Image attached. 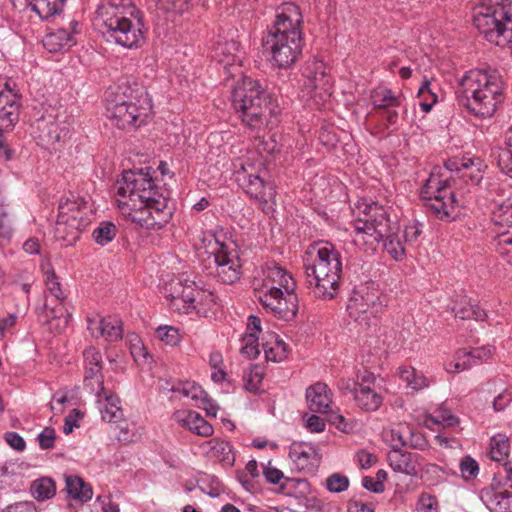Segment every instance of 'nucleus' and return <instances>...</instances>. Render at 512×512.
<instances>
[{"mask_svg":"<svg viewBox=\"0 0 512 512\" xmlns=\"http://www.w3.org/2000/svg\"><path fill=\"white\" fill-rule=\"evenodd\" d=\"M121 213L146 229H160L172 216L167 199L158 192L149 168L124 171L116 183Z\"/></svg>","mask_w":512,"mask_h":512,"instance_id":"obj_1","label":"nucleus"},{"mask_svg":"<svg viewBox=\"0 0 512 512\" xmlns=\"http://www.w3.org/2000/svg\"><path fill=\"white\" fill-rule=\"evenodd\" d=\"M231 39L226 42V65L236 67V73H229V77L237 80L231 85V105L238 117L246 125L259 128L272 123L277 114V106L270 94L255 79L245 76L240 69L245 56L239 36L229 33Z\"/></svg>","mask_w":512,"mask_h":512,"instance_id":"obj_2","label":"nucleus"},{"mask_svg":"<svg viewBox=\"0 0 512 512\" xmlns=\"http://www.w3.org/2000/svg\"><path fill=\"white\" fill-rule=\"evenodd\" d=\"M303 16L294 3H283L276 10L275 21L262 39L264 52L272 65L287 69L302 54Z\"/></svg>","mask_w":512,"mask_h":512,"instance_id":"obj_3","label":"nucleus"},{"mask_svg":"<svg viewBox=\"0 0 512 512\" xmlns=\"http://www.w3.org/2000/svg\"><path fill=\"white\" fill-rule=\"evenodd\" d=\"M358 215L353 223V243L365 253L374 252L380 243L384 241L387 253L396 261H400L406 254V246L395 222L388 216L387 210L377 203H361L357 206Z\"/></svg>","mask_w":512,"mask_h":512,"instance_id":"obj_4","label":"nucleus"},{"mask_svg":"<svg viewBox=\"0 0 512 512\" xmlns=\"http://www.w3.org/2000/svg\"><path fill=\"white\" fill-rule=\"evenodd\" d=\"M94 24L109 40L124 48H138L145 41L141 12L132 0L103 1L96 10Z\"/></svg>","mask_w":512,"mask_h":512,"instance_id":"obj_5","label":"nucleus"},{"mask_svg":"<svg viewBox=\"0 0 512 512\" xmlns=\"http://www.w3.org/2000/svg\"><path fill=\"white\" fill-rule=\"evenodd\" d=\"M253 288L262 306L276 317L291 320L298 311L296 281L277 263H268L253 279Z\"/></svg>","mask_w":512,"mask_h":512,"instance_id":"obj_6","label":"nucleus"},{"mask_svg":"<svg viewBox=\"0 0 512 512\" xmlns=\"http://www.w3.org/2000/svg\"><path fill=\"white\" fill-rule=\"evenodd\" d=\"M306 284L314 297L335 298L339 291L342 262L339 251L329 242L308 247L303 256Z\"/></svg>","mask_w":512,"mask_h":512,"instance_id":"obj_7","label":"nucleus"},{"mask_svg":"<svg viewBox=\"0 0 512 512\" xmlns=\"http://www.w3.org/2000/svg\"><path fill=\"white\" fill-rule=\"evenodd\" d=\"M458 83L460 104L476 117L493 116L504 100V82L496 71L469 70Z\"/></svg>","mask_w":512,"mask_h":512,"instance_id":"obj_8","label":"nucleus"},{"mask_svg":"<svg viewBox=\"0 0 512 512\" xmlns=\"http://www.w3.org/2000/svg\"><path fill=\"white\" fill-rule=\"evenodd\" d=\"M128 87H118L117 92H109L106 96L107 117L121 129L139 127L145 124L152 110L151 100L143 91L127 94Z\"/></svg>","mask_w":512,"mask_h":512,"instance_id":"obj_9","label":"nucleus"},{"mask_svg":"<svg viewBox=\"0 0 512 512\" xmlns=\"http://www.w3.org/2000/svg\"><path fill=\"white\" fill-rule=\"evenodd\" d=\"M473 22L489 42L512 45V12L504 0H481L474 8Z\"/></svg>","mask_w":512,"mask_h":512,"instance_id":"obj_10","label":"nucleus"},{"mask_svg":"<svg viewBox=\"0 0 512 512\" xmlns=\"http://www.w3.org/2000/svg\"><path fill=\"white\" fill-rule=\"evenodd\" d=\"M92 209L81 199L60 201L57 220L54 226V237L65 242L66 246L74 244L83 229L91 222Z\"/></svg>","mask_w":512,"mask_h":512,"instance_id":"obj_11","label":"nucleus"},{"mask_svg":"<svg viewBox=\"0 0 512 512\" xmlns=\"http://www.w3.org/2000/svg\"><path fill=\"white\" fill-rule=\"evenodd\" d=\"M421 197L426 206L441 220L454 217L456 200L452 190L447 185V178L437 171H432L421 189Z\"/></svg>","mask_w":512,"mask_h":512,"instance_id":"obj_12","label":"nucleus"},{"mask_svg":"<svg viewBox=\"0 0 512 512\" xmlns=\"http://www.w3.org/2000/svg\"><path fill=\"white\" fill-rule=\"evenodd\" d=\"M301 97L316 104L325 102L332 93V78L326 71L325 64L320 60L306 63L302 72Z\"/></svg>","mask_w":512,"mask_h":512,"instance_id":"obj_13","label":"nucleus"},{"mask_svg":"<svg viewBox=\"0 0 512 512\" xmlns=\"http://www.w3.org/2000/svg\"><path fill=\"white\" fill-rule=\"evenodd\" d=\"M381 310L378 292L365 285L353 290L347 304L349 316L359 325L366 327L375 324Z\"/></svg>","mask_w":512,"mask_h":512,"instance_id":"obj_14","label":"nucleus"},{"mask_svg":"<svg viewBox=\"0 0 512 512\" xmlns=\"http://www.w3.org/2000/svg\"><path fill=\"white\" fill-rule=\"evenodd\" d=\"M164 294L170 300L173 310L188 313L191 309L196 308V294H199V290L194 281L175 278L165 284Z\"/></svg>","mask_w":512,"mask_h":512,"instance_id":"obj_15","label":"nucleus"},{"mask_svg":"<svg viewBox=\"0 0 512 512\" xmlns=\"http://www.w3.org/2000/svg\"><path fill=\"white\" fill-rule=\"evenodd\" d=\"M233 166L237 168L236 163H233ZM239 167V170L235 169L234 171L238 184L248 195L258 200L263 205V209H272L269 204L273 203L275 199L274 188L271 185L266 186L258 175L246 174L243 162L239 163Z\"/></svg>","mask_w":512,"mask_h":512,"instance_id":"obj_16","label":"nucleus"},{"mask_svg":"<svg viewBox=\"0 0 512 512\" xmlns=\"http://www.w3.org/2000/svg\"><path fill=\"white\" fill-rule=\"evenodd\" d=\"M375 382L376 377L370 372L358 377L353 399L357 407L365 412H375L383 404V396L376 390Z\"/></svg>","mask_w":512,"mask_h":512,"instance_id":"obj_17","label":"nucleus"},{"mask_svg":"<svg viewBox=\"0 0 512 512\" xmlns=\"http://www.w3.org/2000/svg\"><path fill=\"white\" fill-rule=\"evenodd\" d=\"M84 385L90 391H103L102 356L94 347H88L84 353Z\"/></svg>","mask_w":512,"mask_h":512,"instance_id":"obj_18","label":"nucleus"},{"mask_svg":"<svg viewBox=\"0 0 512 512\" xmlns=\"http://www.w3.org/2000/svg\"><path fill=\"white\" fill-rule=\"evenodd\" d=\"M19 97L7 85L0 89V126L12 129L19 120Z\"/></svg>","mask_w":512,"mask_h":512,"instance_id":"obj_19","label":"nucleus"},{"mask_svg":"<svg viewBox=\"0 0 512 512\" xmlns=\"http://www.w3.org/2000/svg\"><path fill=\"white\" fill-rule=\"evenodd\" d=\"M80 32L79 23L72 20L69 28H59L45 35L43 45L51 52H58L71 48L76 44L75 35Z\"/></svg>","mask_w":512,"mask_h":512,"instance_id":"obj_20","label":"nucleus"},{"mask_svg":"<svg viewBox=\"0 0 512 512\" xmlns=\"http://www.w3.org/2000/svg\"><path fill=\"white\" fill-rule=\"evenodd\" d=\"M87 326L92 336L104 337L109 342L118 341L123 335L122 322L115 317L88 318Z\"/></svg>","mask_w":512,"mask_h":512,"instance_id":"obj_21","label":"nucleus"},{"mask_svg":"<svg viewBox=\"0 0 512 512\" xmlns=\"http://www.w3.org/2000/svg\"><path fill=\"white\" fill-rule=\"evenodd\" d=\"M204 247L199 249L198 256L204 263L206 269L218 271L224 265V243H221L213 234L203 239Z\"/></svg>","mask_w":512,"mask_h":512,"instance_id":"obj_22","label":"nucleus"},{"mask_svg":"<svg viewBox=\"0 0 512 512\" xmlns=\"http://www.w3.org/2000/svg\"><path fill=\"white\" fill-rule=\"evenodd\" d=\"M173 420L183 428L199 436L208 437L213 433L212 425L199 413L192 410L181 409L175 411Z\"/></svg>","mask_w":512,"mask_h":512,"instance_id":"obj_23","label":"nucleus"},{"mask_svg":"<svg viewBox=\"0 0 512 512\" xmlns=\"http://www.w3.org/2000/svg\"><path fill=\"white\" fill-rule=\"evenodd\" d=\"M289 457L300 471L312 472L317 467L319 455L316 449L306 443H293Z\"/></svg>","mask_w":512,"mask_h":512,"instance_id":"obj_24","label":"nucleus"},{"mask_svg":"<svg viewBox=\"0 0 512 512\" xmlns=\"http://www.w3.org/2000/svg\"><path fill=\"white\" fill-rule=\"evenodd\" d=\"M12 5L24 12L28 9L35 12L42 20L59 13L65 0H10Z\"/></svg>","mask_w":512,"mask_h":512,"instance_id":"obj_25","label":"nucleus"},{"mask_svg":"<svg viewBox=\"0 0 512 512\" xmlns=\"http://www.w3.org/2000/svg\"><path fill=\"white\" fill-rule=\"evenodd\" d=\"M181 393L184 397L190 398L194 401L195 406L202 408L206 411L207 415L215 417L218 411V406L214 401L208 397L203 388L195 382H185L177 389H173Z\"/></svg>","mask_w":512,"mask_h":512,"instance_id":"obj_26","label":"nucleus"},{"mask_svg":"<svg viewBox=\"0 0 512 512\" xmlns=\"http://www.w3.org/2000/svg\"><path fill=\"white\" fill-rule=\"evenodd\" d=\"M481 499L491 512H512V493L491 485L481 491Z\"/></svg>","mask_w":512,"mask_h":512,"instance_id":"obj_27","label":"nucleus"},{"mask_svg":"<svg viewBox=\"0 0 512 512\" xmlns=\"http://www.w3.org/2000/svg\"><path fill=\"white\" fill-rule=\"evenodd\" d=\"M492 221L498 228L499 244L512 246V205H497L492 212Z\"/></svg>","mask_w":512,"mask_h":512,"instance_id":"obj_28","label":"nucleus"},{"mask_svg":"<svg viewBox=\"0 0 512 512\" xmlns=\"http://www.w3.org/2000/svg\"><path fill=\"white\" fill-rule=\"evenodd\" d=\"M306 400L311 411L328 413L332 403V394L325 383H315L306 390Z\"/></svg>","mask_w":512,"mask_h":512,"instance_id":"obj_29","label":"nucleus"},{"mask_svg":"<svg viewBox=\"0 0 512 512\" xmlns=\"http://www.w3.org/2000/svg\"><path fill=\"white\" fill-rule=\"evenodd\" d=\"M97 396L98 408L100 410L102 419L107 422H117L122 416V409L120 407V400L117 396L108 393L103 387V391H91Z\"/></svg>","mask_w":512,"mask_h":512,"instance_id":"obj_30","label":"nucleus"},{"mask_svg":"<svg viewBox=\"0 0 512 512\" xmlns=\"http://www.w3.org/2000/svg\"><path fill=\"white\" fill-rule=\"evenodd\" d=\"M267 361L281 362L288 356V347L286 343L275 332H266L261 342Z\"/></svg>","mask_w":512,"mask_h":512,"instance_id":"obj_31","label":"nucleus"},{"mask_svg":"<svg viewBox=\"0 0 512 512\" xmlns=\"http://www.w3.org/2000/svg\"><path fill=\"white\" fill-rule=\"evenodd\" d=\"M419 458L417 453L404 452L401 449H392L388 453L390 467L400 473L413 475L417 473L416 462Z\"/></svg>","mask_w":512,"mask_h":512,"instance_id":"obj_32","label":"nucleus"},{"mask_svg":"<svg viewBox=\"0 0 512 512\" xmlns=\"http://www.w3.org/2000/svg\"><path fill=\"white\" fill-rule=\"evenodd\" d=\"M371 101L375 108L389 109V108H403L405 98L398 92L395 93L391 89L380 86L371 92Z\"/></svg>","mask_w":512,"mask_h":512,"instance_id":"obj_33","label":"nucleus"},{"mask_svg":"<svg viewBox=\"0 0 512 512\" xmlns=\"http://www.w3.org/2000/svg\"><path fill=\"white\" fill-rule=\"evenodd\" d=\"M261 332V321L256 316H250L247 324V332L243 337L241 352L250 358L259 355L258 334Z\"/></svg>","mask_w":512,"mask_h":512,"instance_id":"obj_34","label":"nucleus"},{"mask_svg":"<svg viewBox=\"0 0 512 512\" xmlns=\"http://www.w3.org/2000/svg\"><path fill=\"white\" fill-rule=\"evenodd\" d=\"M226 284H233L240 280L243 271L242 263L240 260L239 253L237 251V245L235 242H226Z\"/></svg>","mask_w":512,"mask_h":512,"instance_id":"obj_35","label":"nucleus"},{"mask_svg":"<svg viewBox=\"0 0 512 512\" xmlns=\"http://www.w3.org/2000/svg\"><path fill=\"white\" fill-rule=\"evenodd\" d=\"M412 430L404 424H398L384 429L382 437L392 449H400L403 446L411 445Z\"/></svg>","mask_w":512,"mask_h":512,"instance_id":"obj_36","label":"nucleus"},{"mask_svg":"<svg viewBox=\"0 0 512 512\" xmlns=\"http://www.w3.org/2000/svg\"><path fill=\"white\" fill-rule=\"evenodd\" d=\"M66 491L69 496L80 502H87L93 496L92 488L89 484L77 475L65 476Z\"/></svg>","mask_w":512,"mask_h":512,"instance_id":"obj_37","label":"nucleus"},{"mask_svg":"<svg viewBox=\"0 0 512 512\" xmlns=\"http://www.w3.org/2000/svg\"><path fill=\"white\" fill-rule=\"evenodd\" d=\"M398 375L407 387L414 391L425 389L430 385V380L422 372L411 366L399 367Z\"/></svg>","mask_w":512,"mask_h":512,"instance_id":"obj_38","label":"nucleus"},{"mask_svg":"<svg viewBox=\"0 0 512 512\" xmlns=\"http://www.w3.org/2000/svg\"><path fill=\"white\" fill-rule=\"evenodd\" d=\"M505 144L507 149H497L493 152V156L501 172L512 178V126L505 134Z\"/></svg>","mask_w":512,"mask_h":512,"instance_id":"obj_39","label":"nucleus"},{"mask_svg":"<svg viewBox=\"0 0 512 512\" xmlns=\"http://www.w3.org/2000/svg\"><path fill=\"white\" fill-rule=\"evenodd\" d=\"M455 316L460 319H475L483 321L486 318V312L479 307L476 302L464 300L453 308Z\"/></svg>","mask_w":512,"mask_h":512,"instance_id":"obj_40","label":"nucleus"},{"mask_svg":"<svg viewBox=\"0 0 512 512\" xmlns=\"http://www.w3.org/2000/svg\"><path fill=\"white\" fill-rule=\"evenodd\" d=\"M510 452L509 439L504 434H497L490 441V456L496 462H506Z\"/></svg>","mask_w":512,"mask_h":512,"instance_id":"obj_41","label":"nucleus"},{"mask_svg":"<svg viewBox=\"0 0 512 512\" xmlns=\"http://www.w3.org/2000/svg\"><path fill=\"white\" fill-rule=\"evenodd\" d=\"M459 424V419L451 413L449 409L441 405L438 407L434 415L428 416L425 425L432 428L433 425H442L444 427H454Z\"/></svg>","mask_w":512,"mask_h":512,"instance_id":"obj_42","label":"nucleus"},{"mask_svg":"<svg viewBox=\"0 0 512 512\" xmlns=\"http://www.w3.org/2000/svg\"><path fill=\"white\" fill-rule=\"evenodd\" d=\"M30 490L36 500L44 501L55 495L56 486L51 478L43 477L33 481Z\"/></svg>","mask_w":512,"mask_h":512,"instance_id":"obj_43","label":"nucleus"},{"mask_svg":"<svg viewBox=\"0 0 512 512\" xmlns=\"http://www.w3.org/2000/svg\"><path fill=\"white\" fill-rule=\"evenodd\" d=\"M118 234L117 226L110 221H102L93 230L92 236L95 242L105 246L115 239Z\"/></svg>","mask_w":512,"mask_h":512,"instance_id":"obj_44","label":"nucleus"},{"mask_svg":"<svg viewBox=\"0 0 512 512\" xmlns=\"http://www.w3.org/2000/svg\"><path fill=\"white\" fill-rule=\"evenodd\" d=\"M463 353H469L468 349L462 348L456 351L454 358L444 364V369L448 373H460L475 366V362L472 357H462Z\"/></svg>","mask_w":512,"mask_h":512,"instance_id":"obj_45","label":"nucleus"},{"mask_svg":"<svg viewBox=\"0 0 512 512\" xmlns=\"http://www.w3.org/2000/svg\"><path fill=\"white\" fill-rule=\"evenodd\" d=\"M38 129L43 133V139L48 143L59 142L62 138L63 129L58 123L52 121V116L44 117L38 121Z\"/></svg>","mask_w":512,"mask_h":512,"instance_id":"obj_46","label":"nucleus"},{"mask_svg":"<svg viewBox=\"0 0 512 512\" xmlns=\"http://www.w3.org/2000/svg\"><path fill=\"white\" fill-rule=\"evenodd\" d=\"M419 105L424 112H429L437 102V95L431 88V83L427 79L422 83L418 90Z\"/></svg>","mask_w":512,"mask_h":512,"instance_id":"obj_47","label":"nucleus"},{"mask_svg":"<svg viewBox=\"0 0 512 512\" xmlns=\"http://www.w3.org/2000/svg\"><path fill=\"white\" fill-rule=\"evenodd\" d=\"M211 380L221 384L224 381V359L220 351H213L209 357Z\"/></svg>","mask_w":512,"mask_h":512,"instance_id":"obj_48","label":"nucleus"},{"mask_svg":"<svg viewBox=\"0 0 512 512\" xmlns=\"http://www.w3.org/2000/svg\"><path fill=\"white\" fill-rule=\"evenodd\" d=\"M49 268L45 271L46 279V289L48 293L54 297L56 300L62 301L65 299V293L63 292L61 288V284L59 283L54 270L50 265H48Z\"/></svg>","mask_w":512,"mask_h":512,"instance_id":"obj_49","label":"nucleus"},{"mask_svg":"<svg viewBox=\"0 0 512 512\" xmlns=\"http://www.w3.org/2000/svg\"><path fill=\"white\" fill-rule=\"evenodd\" d=\"M155 335L161 342L170 346L177 345L181 340L178 329L168 325L159 326L155 331Z\"/></svg>","mask_w":512,"mask_h":512,"instance_id":"obj_50","label":"nucleus"},{"mask_svg":"<svg viewBox=\"0 0 512 512\" xmlns=\"http://www.w3.org/2000/svg\"><path fill=\"white\" fill-rule=\"evenodd\" d=\"M263 380L262 369L258 366H254L244 374V386L245 389L250 392H257L260 389Z\"/></svg>","mask_w":512,"mask_h":512,"instance_id":"obj_51","label":"nucleus"},{"mask_svg":"<svg viewBox=\"0 0 512 512\" xmlns=\"http://www.w3.org/2000/svg\"><path fill=\"white\" fill-rule=\"evenodd\" d=\"M349 487V479L339 473H333L326 479V488L329 492L340 493Z\"/></svg>","mask_w":512,"mask_h":512,"instance_id":"obj_52","label":"nucleus"},{"mask_svg":"<svg viewBox=\"0 0 512 512\" xmlns=\"http://www.w3.org/2000/svg\"><path fill=\"white\" fill-rule=\"evenodd\" d=\"M200 490L212 498L219 497L222 493L221 483L213 477H207L200 481Z\"/></svg>","mask_w":512,"mask_h":512,"instance_id":"obj_53","label":"nucleus"},{"mask_svg":"<svg viewBox=\"0 0 512 512\" xmlns=\"http://www.w3.org/2000/svg\"><path fill=\"white\" fill-rule=\"evenodd\" d=\"M13 228L12 221L7 211L0 207V242L4 243L10 240Z\"/></svg>","mask_w":512,"mask_h":512,"instance_id":"obj_54","label":"nucleus"},{"mask_svg":"<svg viewBox=\"0 0 512 512\" xmlns=\"http://www.w3.org/2000/svg\"><path fill=\"white\" fill-rule=\"evenodd\" d=\"M469 353H463L462 357H472L475 365L480 364L483 361L488 360L493 354V348L491 346H482L468 350Z\"/></svg>","mask_w":512,"mask_h":512,"instance_id":"obj_55","label":"nucleus"},{"mask_svg":"<svg viewBox=\"0 0 512 512\" xmlns=\"http://www.w3.org/2000/svg\"><path fill=\"white\" fill-rule=\"evenodd\" d=\"M417 512H438V501L430 494H422L417 503Z\"/></svg>","mask_w":512,"mask_h":512,"instance_id":"obj_56","label":"nucleus"},{"mask_svg":"<svg viewBox=\"0 0 512 512\" xmlns=\"http://www.w3.org/2000/svg\"><path fill=\"white\" fill-rule=\"evenodd\" d=\"M460 470L465 479L475 478L479 472L478 463L471 457H465L460 462Z\"/></svg>","mask_w":512,"mask_h":512,"instance_id":"obj_57","label":"nucleus"},{"mask_svg":"<svg viewBox=\"0 0 512 512\" xmlns=\"http://www.w3.org/2000/svg\"><path fill=\"white\" fill-rule=\"evenodd\" d=\"M83 417L79 409H73L64 420L63 432L68 435L73 432L74 428L79 427V419Z\"/></svg>","mask_w":512,"mask_h":512,"instance_id":"obj_58","label":"nucleus"},{"mask_svg":"<svg viewBox=\"0 0 512 512\" xmlns=\"http://www.w3.org/2000/svg\"><path fill=\"white\" fill-rule=\"evenodd\" d=\"M56 434L52 427H45L38 435L39 446L41 449H51L54 447Z\"/></svg>","mask_w":512,"mask_h":512,"instance_id":"obj_59","label":"nucleus"},{"mask_svg":"<svg viewBox=\"0 0 512 512\" xmlns=\"http://www.w3.org/2000/svg\"><path fill=\"white\" fill-rule=\"evenodd\" d=\"M263 475L266 481L271 484H279L280 481L284 478L283 472L273 466L271 461L263 466Z\"/></svg>","mask_w":512,"mask_h":512,"instance_id":"obj_60","label":"nucleus"},{"mask_svg":"<svg viewBox=\"0 0 512 512\" xmlns=\"http://www.w3.org/2000/svg\"><path fill=\"white\" fill-rule=\"evenodd\" d=\"M420 233L421 231L416 224H410L404 228L400 238L407 247L413 245L417 241Z\"/></svg>","mask_w":512,"mask_h":512,"instance_id":"obj_61","label":"nucleus"},{"mask_svg":"<svg viewBox=\"0 0 512 512\" xmlns=\"http://www.w3.org/2000/svg\"><path fill=\"white\" fill-rule=\"evenodd\" d=\"M160 6L167 11L182 13L188 5V0H158Z\"/></svg>","mask_w":512,"mask_h":512,"instance_id":"obj_62","label":"nucleus"},{"mask_svg":"<svg viewBox=\"0 0 512 512\" xmlns=\"http://www.w3.org/2000/svg\"><path fill=\"white\" fill-rule=\"evenodd\" d=\"M512 401V395L508 390H504L500 394H498L494 401L493 407L497 412L503 411Z\"/></svg>","mask_w":512,"mask_h":512,"instance_id":"obj_63","label":"nucleus"},{"mask_svg":"<svg viewBox=\"0 0 512 512\" xmlns=\"http://www.w3.org/2000/svg\"><path fill=\"white\" fill-rule=\"evenodd\" d=\"M1 512H35L32 502L21 501L7 506Z\"/></svg>","mask_w":512,"mask_h":512,"instance_id":"obj_64","label":"nucleus"}]
</instances>
